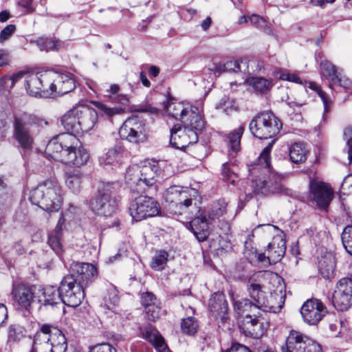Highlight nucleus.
I'll return each instance as SVG.
<instances>
[{"label": "nucleus", "mask_w": 352, "mask_h": 352, "mask_svg": "<svg viewBox=\"0 0 352 352\" xmlns=\"http://www.w3.org/2000/svg\"><path fill=\"white\" fill-rule=\"evenodd\" d=\"M281 126L280 120L271 112L258 114L249 126L252 135L259 139L273 138L279 133Z\"/></svg>", "instance_id": "obj_7"}, {"label": "nucleus", "mask_w": 352, "mask_h": 352, "mask_svg": "<svg viewBox=\"0 0 352 352\" xmlns=\"http://www.w3.org/2000/svg\"><path fill=\"white\" fill-rule=\"evenodd\" d=\"M310 88H311L312 89L316 90L317 91L318 96H320V98H321V100L324 104V111H327L328 108H329V99H328L326 94L324 91H322L319 87H318L316 84L311 83L310 85Z\"/></svg>", "instance_id": "obj_61"}, {"label": "nucleus", "mask_w": 352, "mask_h": 352, "mask_svg": "<svg viewBox=\"0 0 352 352\" xmlns=\"http://www.w3.org/2000/svg\"><path fill=\"white\" fill-rule=\"evenodd\" d=\"M16 31V27L14 24H9L6 25L1 32H0V44H2L9 40L12 35Z\"/></svg>", "instance_id": "obj_54"}, {"label": "nucleus", "mask_w": 352, "mask_h": 352, "mask_svg": "<svg viewBox=\"0 0 352 352\" xmlns=\"http://www.w3.org/2000/svg\"><path fill=\"white\" fill-rule=\"evenodd\" d=\"M137 174H140V168L138 166H132L129 167L126 172L125 174V179L126 182L132 186L133 184H136L138 186H140V183H138V180H135V175Z\"/></svg>", "instance_id": "obj_55"}, {"label": "nucleus", "mask_w": 352, "mask_h": 352, "mask_svg": "<svg viewBox=\"0 0 352 352\" xmlns=\"http://www.w3.org/2000/svg\"><path fill=\"white\" fill-rule=\"evenodd\" d=\"M196 194L197 191L195 190L183 187L175 206L170 207V211L175 214H182L186 212L192 206V199Z\"/></svg>", "instance_id": "obj_27"}, {"label": "nucleus", "mask_w": 352, "mask_h": 352, "mask_svg": "<svg viewBox=\"0 0 352 352\" xmlns=\"http://www.w3.org/2000/svg\"><path fill=\"white\" fill-rule=\"evenodd\" d=\"M248 292L251 300L243 299V314L248 311H253L254 315L256 316L261 309L260 302L265 298V292L261 289L259 284L252 283L250 280L248 285Z\"/></svg>", "instance_id": "obj_22"}, {"label": "nucleus", "mask_w": 352, "mask_h": 352, "mask_svg": "<svg viewBox=\"0 0 352 352\" xmlns=\"http://www.w3.org/2000/svg\"><path fill=\"white\" fill-rule=\"evenodd\" d=\"M273 75L274 77L282 80H287L298 84L302 83V80L296 73L290 72L286 69H276L274 71Z\"/></svg>", "instance_id": "obj_46"}, {"label": "nucleus", "mask_w": 352, "mask_h": 352, "mask_svg": "<svg viewBox=\"0 0 352 352\" xmlns=\"http://www.w3.org/2000/svg\"><path fill=\"white\" fill-rule=\"evenodd\" d=\"M110 100L122 106H126L129 102V98L126 94H117L116 96H110Z\"/></svg>", "instance_id": "obj_62"}, {"label": "nucleus", "mask_w": 352, "mask_h": 352, "mask_svg": "<svg viewBox=\"0 0 352 352\" xmlns=\"http://www.w3.org/2000/svg\"><path fill=\"white\" fill-rule=\"evenodd\" d=\"M198 135L184 126L175 124L170 130V144L178 149H184L191 144L196 143Z\"/></svg>", "instance_id": "obj_19"}, {"label": "nucleus", "mask_w": 352, "mask_h": 352, "mask_svg": "<svg viewBox=\"0 0 352 352\" xmlns=\"http://www.w3.org/2000/svg\"><path fill=\"white\" fill-rule=\"evenodd\" d=\"M209 307L210 311L216 316L225 313L227 310V304L224 296L221 294H214L209 300Z\"/></svg>", "instance_id": "obj_40"}, {"label": "nucleus", "mask_w": 352, "mask_h": 352, "mask_svg": "<svg viewBox=\"0 0 352 352\" xmlns=\"http://www.w3.org/2000/svg\"><path fill=\"white\" fill-rule=\"evenodd\" d=\"M215 69L219 73L222 72H239L241 70L240 64L238 60H228L224 64L216 65Z\"/></svg>", "instance_id": "obj_48"}, {"label": "nucleus", "mask_w": 352, "mask_h": 352, "mask_svg": "<svg viewBox=\"0 0 352 352\" xmlns=\"http://www.w3.org/2000/svg\"><path fill=\"white\" fill-rule=\"evenodd\" d=\"M208 222L206 217L195 218L190 223V229L199 242L206 240L209 235Z\"/></svg>", "instance_id": "obj_32"}, {"label": "nucleus", "mask_w": 352, "mask_h": 352, "mask_svg": "<svg viewBox=\"0 0 352 352\" xmlns=\"http://www.w3.org/2000/svg\"><path fill=\"white\" fill-rule=\"evenodd\" d=\"M254 234L252 232L245 241L243 256L246 261L253 265L267 267L279 262L286 251V241L281 236L273 238L264 253H258L253 241Z\"/></svg>", "instance_id": "obj_2"}, {"label": "nucleus", "mask_w": 352, "mask_h": 352, "mask_svg": "<svg viewBox=\"0 0 352 352\" xmlns=\"http://www.w3.org/2000/svg\"><path fill=\"white\" fill-rule=\"evenodd\" d=\"M112 184L101 182L98 186V195L90 201L92 211L105 217L111 216L118 210V203L111 197Z\"/></svg>", "instance_id": "obj_8"}, {"label": "nucleus", "mask_w": 352, "mask_h": 352, "mask_svg": "<svg viewBox=\"0 0 352 352\" xmlns=\"http://www.w3.org/2000/svg\"><path fill=\"white\" fill-rule=\"evenodd\" d=\"M142 304L144 308H147L151 305L157 302V299L155 295L151 292L143 293L141 296Z\"/></svg>", "instance_id": "obj_58"}, {"label": "nucleus", "mask_w": 352, "mask_h": 352, "mask_svg": "<svg viewBox=\"0 0 352 352\" xmlns=\"http://www.w3.org/2000/svg\"><path fill=\"white\" fill-rule=\"evenodd\" d=\"M235 169L236 166L234 165H228L226 164L223 165L222 175L232 184H234L239 179V175L235 173Z\"/></svg>", "instance_id": "obj_50"}, {"label": "nucleus", "mask_w": 352, "mask_h": 352, "mask_svg": "<svg viewBox=\"0 0 352 352\" xmlns=\"http://www.w3.org/2000/svg\"><path fill=\"white\" fill-rule=\"evenodd\" d=\"M272 145L269 144L263 148L256 162L249 166L250 178L252 182V192L263 189L272 182L275 173L271 167L270 153Z\"/></svg>", "instance_id": "obj_5"}, {"label": "nucleus", "mask_w": 352, "mask_h": 352, "mask_svg": "<svg viewBox=\"0 0 352 352\" xmlns=\"http://www.w3.org/2000/svg\"><path fill=\"white\" fill-rule=\"evenodd\" d=\"M72 274L67 276H72L75 282L81 285L82 287H87L91 283L97 276V269L89 263H73L71 265Z\"/></svg>", "instance_id": "obj_20"}, {"label": "nucleus", "mask_w": 352, "mask_h": 352, "mask_svg": "<svg viewBox=\"0 0 352 352\" xmlns=\"http://www.w3.org/2000/svg\"><path fill=\"white\" fill-rule=\"evenodd\" d=\"M327 313V307L317 298L306 300L300 309L304 322L309 325H316Z\"/></svg>", "instance_id": "obj_16"}, {"label": "nucleus", "mask_w": 352, "mask_h": 352, "mask_svg": "<svg viewBox=\"0 0 352 352\" xmlns=\"http://www.w3.org/2000/svg\"><path fill=\"white\" fill-rule=\"evenodd\" d=\"M309 151L305 144L296 142L289 147L290 161L294 164L303 163L307 160Z\"/></svg>", "instance_id": "obj_35"}, {"label": "nucleus", "mask_w": 352, "mask_h": 352, "mask_svg": "<svg viewBox=\"0 0 352 352\" xmlns=\"http://www.w3.org/2000/svg\"><path fill=\"white\" fill-rule=\"evenodd\" d=\"M168 253L165 250L157 251L152 258L150 266L152 269L161 271L166 265Z\"/></svg>", "instance_id": "obj_42"}, {"label": "nucleus", "mask_w": 352, "mask_h": 352, "mask_svg": "<svg viewBox=\"0 0 352 352\" xmlns=\"http://www.w3.org/2000/svg\"><path fill=\"white\" fill-rule=\"evenodd\" d=\"M36 300L44 306H54L59 304L60 300L59 289L54 286H47L42 289H37Z\"/></svg>", "instance_id": "obj_28"}, {"label": "nucleus", "mask_w": 352, "mask_h": 352, "mask_svg": "<svg viewBox=\"0 0 352 352\" xmlns=\"http://www.w3.org/2000/svg\"><path fill=\"white\" fill-rule=\"evenodd\" d=\"M165 109L168 116L176 120L182 121L187 113L190 111L183 103L177 102L173 100H169L165 105Z\"/></svg>", "instance_id": "obj_36"}, {"label": "nucleus", "mask_w": 352, "mask_h": 352, "mask_svg": "<svg viewBox=\"0 0 352 352\" xmlns=\"http://www.w3.org/2000/svg\"><path fill=\"white\" fill-rule=\"evenodd\" d=\"M79 126L78 133H87L96 125L98 121L97 111L88 107L78 106Z\"/></svg>", "instance_id": "obj_25"}, {"label": "nucleus", "mask_w": 352, "mask_h": 352, "mask_svg": "<svg viewBox=\"0 0 352 352\" xmlns=\"http://www.w3.org/2000/svg\"><path fill=\"white\" fill-rule=\"evenodd\" d=\"M242 135V126L237 129L230 132L228 135L229 146L234 153H237L241 150V139Z\"/></svg>", "instance_id": "obj_45"}, {"label": "nucleus", "mask_w": 352, "mask_h": 352, "mask_svg": "<svg viewBox=\"0 0 352 352\" xmlns=\"http://www.w3.org/2000/svg\"><path fill=\"white\" fill-rule=\"evenodd\" d=\"M61 124L67 131V133H78L79 114L78 106L74 107L67 111L60 118Z\"/></svg>", "instance_id": "obj_30"}, {"label": "nucleus", "mask_w": 352, "mask_h": 352, "mask_svg": "<svg viewBox=\"0 0 352 352\" xmlns=\"http://www.w3.org/2000/svg\"><path fill=\"white\" fill-rule=\"evenodd\" d=\"M45 152L56 161L76 167L84 166L89 159V154L79 139L70 133H60L53 137Z\"/></svg>", "instance_id": "obj_1"}, {"label": "nucleus", "mask_w": 352, "mask_h": 352, "mask_svg": "<svg viewBox=\"0 0 352 352\" xmlns=\"http://www.w3.org/2000/svg\"><path fill=\"white\" fill-rule=\"evenodd\" d=\"M129 212L133 221H140L159 215L161 212V208L154 198L140 196L130 203Z\"/></svg>", "instance_id": "obj_9"}, {"label": "nucleus", "mask_w": 352, "mask_h": 352, "mask_svg": "<svg viewBox=\"0 0 352 352\" xmlns=\"http://www.w3.org/2000/svg\"><path fill=\"white\" fill-rule=\"evenodd\" d=\"M344 322L341 320H336L333 323L329 324V329L333 335L337 336L340 332V328L343 325Z\"/></svg>", "instance_id": "obj_64"}, {"label": "nucleus", "mask_w": 352, "mask_h": 352, "mask_svg": "<svg viewBox=\"0 0 352 352\" xmlns=\"http://www.w3.org/2000/svg\"><path fill=\"white\" fill-rule=\"evenodd\" d=\"M13 137L24 150H31L34 144V131L38 127L37 118L27 113L13 116Z\"/></svg>", "instance_id": "obj_6"}, {"label": "nucleus", "mask_w": 352, "mask_h": 352, "mask_svg": "<svg viewBox=\"0 0 352 352\" xmlns=\"http://www.w3.org/2000/svg\"><path fill=\"white\" fill-rule=\"evenodd\" d=\"M146 317L148 320L155 322L161 316V307L157 302L151 305L145 309Z\"/></svg>", "instance_id": "obj_52"}, {"label": "nucleus", "mask_w": 352, "mask_h": 352, "mask_svg": "<svg viewBox=\"0 0 352 352\" xmlns=\"http://www.w3.org/2000/svg\"><path fill=\"white\" fill-rule=\"evenodd\" d=\"M198 328V322L192 316L183 319L181 322L182 332L188 336H194L197 332Z\"/></svg>", "instance_id": "obj_43"}, {"label": "nucleus", "mask_w": 352, "mask_h": 352, "mask_svg": "<svg viewBox=\"0 0 352 352\" xmlns=\"http://www.w3.org/2000/svg\"><path fill=\"white\" fill-rule=\"evenodd\" d=\"M45 80L48 83L47 97L63 96L72 91L76 87L75 81L70 74L47 71Z\"/></svg>", "instance_id": "obj_10"}, {"label": "nucleus", "mask_w": 352, "mask_h": 352, "mask_svg": "<svg viewBox=\"0 0 352 352\" xmlns=\"http://www.w3.org/2000/svg\"><path fill=\"white\" fill-rule=\"evenodd\" d=\"M333 305L340 311L348 310L352 306V279L341 278L336 284L333 298Z\"/></svg>", "instance_id": "obj_15"}, {"label": "nucleus", "mask_w": 352, "mask_h": 352, "mask_svg": "<svg viewBox=\"0 0 352 352\" xmlns=\"http://www.w3.org/2000/svg\"><path fill=\"white\" fill-rule=\"evenodd\" d=\"M254 90L258 93H265L271 89L273 86L272 80L263 77H252L245 81Z\"/></svg>", "instance_id": "obj_38"}, {"label": "nucleus", "mask_w": 352, "mask_h": 352, "mask_svg": "<svg viewBox=\"0 0 352 352\" xmlns=\"http://www.w3.org/2000/svg\"><path fill=\"white\" fill-rule=\"evenodd\" d=\"M309 338L299 331L292 330L285 341V344L282 346V352H303L306 347L307 340Z\"/></svg>", "instance_id": "obj_26"}, {"label": "nucleus", "mask_w": 352, "mask_h": 352, "mask_svg": "<svg viewBox=\"0 0 352 352\" xmlns=\"http://www.w3.org/2000/svg\"><path fill=\"white\" fill-rule=\"evenodd\" d=\"M303 351V352H322V347L320 344L309 338V340H307L306 347Z\"/></svg>", "instance_id": "obj_60"}, {"label": "nucleus", "mask_w": 352, "mask_h": 352, "mask_svg": "<svg viewBox=\"0 0 352 352\" xmlns=\"http://www.w3.org/2000/svg\"><path fill=\"white\" fill-rule=\"evenodd\" d=\"M243 315H245L243 318L245 319L243 322V335L258 340L265 333L263 324L258 319L261 316V312H258L254 316L253 311H248Z\"/></svg>", "instance_id": "obj_23"}, {"label": "nucleus", "mask_w": 352, "mask_h": 352, "mask_svg": "<svg viewBox=\"0 0 352 352\" xmlns=\"http://www.w3.org/2000/svg\"><path fill=\"white\" fill-rule=\"evenodd\" d=\"M62 189L56 179H47L30 192V201L48 212H57L63 203Z\"/></svg>", "instance_id": "obj_3"}, {"label": "nucleus", "mask_w": 352, "mask_h": 352, "mask_svg": "<svg viewBox=\"0 0 352 352\" xmlns=\"http://www.w3.org/2000/svg\"><path fill=\"white\" fill-rule=\"evenodd\" d=\"M320 69L322 75L328 80L335 82L338 79V74L340 72H338L336 66L329 60H324L320 63Z\"/></svg>", "instance_id": "obj_41"}, {"label": "nucleus", "mask_w": 352, "mask_h": 352, "mask_svg": "<svg viewBox=\"0 0 352 352\" xmlns=\"http://www.w3.org/2000/svg\"><path fill=\"white\" fill-rule=\"evenodd\" d=\"M41 51L48 52L50 50H58V41L52 39H43L40 38L36 41Z\"/></svg>", "instance_id": "obj_53"}, {"label": "nucleus", "mask_w": 352, "mask_h": 352, "mask_svg": "<svg viewBox=\"0 0 352 352\" xmlns=\"http://www.w3.org/2000/svg\"><path fill=\"white\" fill-rule=\"evenodd\" d=\"M140 331L142 338L150 342L158 352H171L163 336L154 327L147 325L140 328Z\"/></svg>", "instance_id": "obj_24"}, {"label": "nucleus", "mask_w": 352, "mask_h": 352, "mask_svg": "<svg viewBox=\"0 0 352 352\" xmlns=\"http://www.w3.org/2000/svg\"><path fill=\"white\" fill-rule=\"evenodd\" d=\"M83 177L84 175L79 170L67 171L65 175V184L73 192H78L80 189Z\"/></svg>", "instance_id": "obj_37"}, {"label": "nucleus", "mask_w": 352, "mask_h": 352, "mask_svg": "<svg viewBox=\"0 0 352 352\" xmlns=\"http://www.w3.org/2000/svg\"><path fill=\"white\" fill-rule=\"evenodd\" d=\"M24 75L23 72H19L10 77L3 76L0 78V91L2 90H10L16 82L21 80Z\"/></svg>", "instance_id": "obj_47"}, {"label": "nucleus", "mask_w": 352, "mask_h": 352, "mask_svg": "<svg viewBox=\"0 0 352 352\" xmlns=\"http://www.w3.org/2000/svg\"><path fill=\"white\" fill-rule=\"evenodd\" d=\"M95 105L102 113L107 116L108 117H112L115 115L121 114L124 111V109L122 107H109L106 104L100 102H96Z\"/></svg>", "instance_id": "obj_51"}, {"label": "nucleus", "mask_w": 352, "mask_h": 352, "mask_svg": "<svg viewBox=\"0 0 352 352\" xmlns=\"http://www.w3.org/2000/svg\"><path fill=\"white\" fill-rule=\"evenodd\" d=\"M335 267V257L331 253L322 256L318 261L319 272L324 278L329 279L333 276Z\"/></svg>", "instance_id": "obj_34"}, {"label": "nucleus", "mask_w": 352, "mask_h": 352, "mask_svg": "<svg viewBox=\"0 0 352 352\" xmlns=\"http://www.w3.org/2000/svg\"><path fill=\"white\" fill-rule=\"evenodd\" d=\"M67 341L63 332L54 327L43 324L34 339L30 352H65Z\"/></svg>", "instance_id": "obj_4"}, {"label": "nucleus", "mask_w": 352, "mask_h": 352, "mask_svg": "<svg viewBox=\"0 0 352 352\" xmlns=\"http://www.w3.org/2000/svg\"><path fill=\"white\" fill-rule=\"evenodd\" d=\"M309 190L312 199L318 206L325 208L329 205L333 197V191L327 184L316 179H311Z\"/></svg>", "instance_id": "obj_18"}, {"label": "nucleus", "mask_w": 352, "mask_h": 352, "mask_svg": "<svg viewBox=\"0 0 352 352\" xmlns=\"http://www.w3.org/2000/svg\"><path fill=\"white\" fill-rule=\"evenodd\" d=\"M119 135L122 139L130 142L139 144L147 139V131L144 120L137 116L129 118L119 130Z\"/></svg>", "instance_id": "obj_11"}, {"label": "nucleus", "mask_w": 352, "mask_h": 352, "mask_svg": "<svg viewBox=\"0 0 352 352\" xmlns=\"http://www.w3.org/2000/svg\"><path fill=\"white\" fill-rule=\"evenodd\" d=\"M64 219L61 217L54 228L48 235L47 243L52 250L58 256L63 253L62 236Z\"/></svg>", "instance_id": "obj_31"}, {"label": "nucleus", "mask_w": 352, "mask_h": 352, "mask_svg": "<svg viewBox=\"0 0 352 352\" xmlns=\"http://www.w3.org/2000/svg\"><path fill=\"white\" fill-rule=\"evenodd\" d=\"M183 187L173 186L168 188L164 194L165 201L169 204L168 209L170 207H175V204L177 202V199L182 192Z\"/></svg>", "instance_id": "obj_44"}, {"label": "nucleus", "mask_w": 352, "mask_h": 352, "mask_svg": "<svg viewBox=\"0 0 352 352\" xmlns=\"http://www.w3.org/2000/svg\"><path fill=\"white\" fill-rule=\"evenodd\" d=\"M243 22H250L252 25L267 34H272L273 33L271 24L259 15L252 14L250 16H243Z\"/></svg>", "instance_id": "obj_39"}, {"label": "nucleus", "mask_w": 352, "mask_h": 352, "mask_svg": "<svg viewBox=\"0 0 352 352\" xmlns=\"http://www.w3.org/2000/svg\"><path fill=\"white\" fill-rule=\"evenodd\" d=\"M342 241L346 252L352 255V224L344 229L342 233Z\"/></svg>", "instance_id": "obj_49"}, {"label": "nucleus", "mask_w": 352, "mask_h": 352, "mask_svg": "<svg viewBox=\"0 0 352 352\" xmlns=\"http://www.w3.org/2000/svg\"><path fill=\"white\" fill-rule=\"evenodd\" d=\"M183 126L187 129L195 132L197 135L204 127V121L195 107H191L190 111L182 120Z\"/></svg>", "instance_id": "obj_29"}, {"label": "nucleus", "mask_w": 352, "mask_h": 352, "mask_svg": "<svg viewBox=\"0 0 352 352\" xmlns=\"http://www.w3.org/2000/svg\"><path fill=\"white\" fill-rule=\"evenodd\" d=\"M60 300L69 307L78 306L84 298V289L72 276H65L58 287Z\"/></svg>", "instance_id": "obj_12"}, {"label": "nucleus", "mask_w": 352, "mask_h": 352, "mask_svg": "<svg viewBox=\"0 0 352 352\" xmlns=\"http://www.w3.org/2000/svg\"><path fill=\"white\" fill-rule=\"evenodd\" d=\"M90 352H117L116 348L108 343H102L94 346Z\"/></svg>", "instance_id": "obj_59"}, {"label": "nucleus", "mask_w": 352, "mask_h": 352, "mask_svg": "<svg viewBox=\"0 0 352 352\" xmlns=\"http://www.w3.org/2000/svg\"><path fill=\"white\" fill-rule=\"evenodd\" d=\"M22 338L21 331L19 328L11 325L8 330V341L10 342H19Z\"/></svg>", "instance_id": "obj_56"}, {"label": "nucleus", "mask_w": 352, "mask_h": 352, "mask_svg": "<svg viewBox=\"0 0 352 352\" xmlns=\"http://www.w3.org/2000/svg\"><path fill=\"white\" fill-rule=\"evenodd\" d=\"M47 76V71L28 75L25 84L27 92L35 97H47L48 83L45 80Z\"/></svg>", "instance_id": "obj_21"}, {"label": "nucleus", "mask_w": 352, "mask_h": 352, "mask_svg": "<svg viewBox=\"0 0 352 352\" xmlns=\"http://www.w3.org/2000/svg\"><path fill=\"white\" fill-rule=\"evenodd\" d=\"M10 61V56L8 51L0 50V68L9 65Z\"/></svg>", "instance_id": "obj_63"}, {"label": "nucleus", "mask_w": 352, "mask_h": 352, "mask_svg": "<svg viewBox=\"0 0 352 352\" xmlns=\"http://www.w3.org/2000/svg\"><path fill=\"white\" fill-rule=\"evenodd\" d=\"M11 294L19 309L28 310L32 303L36 300L37 287L34 285L14 283Z\"/></svg>", "instance_id": "obj_14"}, {"label": "nucleus", "mask_w": 352, "mask_h": 352, "mask_svg": "<svg viewBox=\"0 0 352 352\" xmlns=\"http://www.w3.org/2000/svg\"><path fill=\"white\" fill-rule=\"evenodd\" d=\"M168 168L164 161L152 160L140 168V174L135 175V180H138L140 186L143 184L146 186H152L157 179L166 176V169Z\"/></svg>", "instance_id": "obj_13"}, {"label": "nucleus", "mask_w": 352, "mask_h": 352, "mask_svg": "<svg viewBox=\"0 0 352 352\" xmlns=\"http://www.w3.org/2000/svg\"><path fill=\"white\" fill-rule=\"evenodd\" d=\"M125 153V150L122 146L116 145L100 157V163L104 165L121 164Z\"/></svg>", "instance_id": "obj_33"}, {"label": "nucleus", "mask_w": 352, "mask_h": 352, "mask_svg": "<svg viewBox=\"0 0 352 352\" xmlns=\"http://www.w3.org/2000/svg\"><path fill=\"white\" fill-rule=\"evenodd\" d=\"M344 138L349 146V160L352 162V128L346 127L344 131Z\"/></svg>", "instance_id": "obj_57"}, {"label": "nucleus", "mask_w": 352, "mask_h": 352, "mask_svg": "<svg viewBox=\"0 0 352 352\" xmlns=\"http://www.w3.org/2000/svg\"><path fill=\"white\" fill-rule=\"evenodd\" d=\"M274 287L273 292H270V296H265L264 300H261L260 305L264 311L273 313L279 312L283 307L285 300V291L284 285L277 286V276H274L271 280Z\"/></svg>", "instance_id": "obj_17"}]
</instances>
